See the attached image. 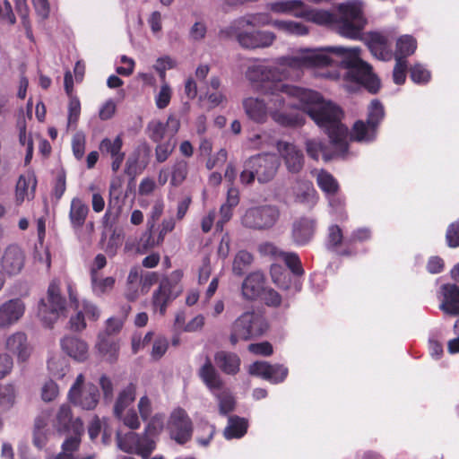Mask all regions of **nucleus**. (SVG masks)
Returning <instances> with one entry per match:
<instances>
[{
    "mask_svg": "<svg viewBox=\"0 0 459 459\" xmlns=\"http://www.w3.org/2000/svg\"><path fill=\"white\" fill-rule=\"evenodd\" d=\"M136 396V385L130 383L124 387L118 394L114 404V415H120L121 412L128 409H133L132 405Z\"/></svg>",
    "mask_w": 459,
    "mask_h": 459,
    "instance_id": "obj_32",
    "label": "nucleus"
},
{
    "mask_svg": "<svg viewBox=\"0 0 459 459\" xmlns=\"http://www.w3.org/2000/svg\"><path fill=\"white\" fill-rule=\"evenodd\" d=\"M221 33L226 37L234 35L241 47L249 49L269 48L276 39V35L269 30L245 32L242 30L230 29V26L222 30Z\"/></svg>",
    "mask_w": 459,
    "mask_h": 459,
    "instance_id": "obj_8",
    "label": "nucleus"
},
{
    "mask_svg": "<svg viewBox=\"0 0 459 459\" xmlns=\"http://www.w3.org/2000/svg\"><path fill=\"white\" fill-rule=\"evenodd\" d=\"M276 148L290 173H299L304 165L302 152L293 144L284 141H279Z\"/></svg>",
    "mask_w": 459,
    "mask_h": 459,
    "instance_id": "obj_16",
    "label": "nucleus"
},
{
    "mask_svg": "<svg viewBox=\"0 0 459 459\" xmlns=\"http://www.w3.org/2000/svg\"><path fill=\"white\" fill-rule=\"evenodd\" d=\"M201 99L208 102L210 108H214L227 101L226 94L221 87V79L219 76L212 75L206 82Z\"/></svg>",
    "mask_w": 459,
    "mask_h": 459,
    "instance_id": "obj_19",
    "label": "nucleus"
},
{
    "mask_svg": "<svg viewBox=\"0 0 459 459\" xmlns=\"http://www.w3.org/2000/svg\"><path fill=\"white\" fill-rule=\"evenodd\" d=\"M0 264L4 273L15 275L24 265V255L17 246H9L0 258Z\"/></svg>",
    "mask_w": 459,
    "mask_h": 459,
    "instance_id": "obj_17",
    "label": "nucleus"
},
{
    "mask_svg": "<svg viewBox=\"0 0 459 459\" xmlns=\"http://www.w3.org/2000/svg\"><path fill=\"white\" fill-rule=\"evenodd\" d=\"M274 21L275 20H273L268 13H250L235 20L231 23L230 29L243 30L247 26L259 27L267 25H272L273 27Z\"/></svg>",
    "mask_w": 459,
    "mask_h": 459,
    "instance_id": "obj_28",
    "label": "nucleus"
},
{
    "mask_svg": "<svg viewBox=\"0 0 459 459\" xmlns=\"http://www.w3.org/2000/svg\"><path fill=\"white\" fill-rule=\"evenodd\" d=\"M4 350L16 356L17 360L24 362L32 353V347L28 342L27 335L22 332H14L9 334L4 342Z\"/></svg>",
    "mask_w": 459,
    "mask_h": 459,
    "instance_id": "obj_15",
    "label": "nucleus"
},
{
    "mask_svg": "<svg viewBox=\"0 0 459 459\" xmlns=\"http://www.w3.org/2000/svg\"><path fill=\"white\" fill-rule=\"evenodd\" d=\"M59 394V388L53 380H47L41 387V398L44 402L54 401Z\"/></svg>",
    "mask_w": 459,
    "mask_h": 459,
    "instance_id": "obj_59",
    "label": "nucleus"
},
{
    "mask_svg": "<svg viewBox=\"0 0 459 459\" xmlns=\"http://www.w3.org/2000/svg\"><path fill=\"white\" fill-rule=\"evenodd\" d=\"M48 419L40 416L35 420L33 443L38 448L45 446L48 439Z\"/></svg>",
    "mask_w": 459,
    "mask_h": 459,
    "instance_id": "obj_44",
    "label": "nucleus"
},
{
    "mask_svg": "<svg viewBox=\"0 0 459 459\" xmlns=\"http://www.w3.org/2000/svg\"><path fill=\"white\" fill-rule=\"evenodd\" d=\"M169 348V342L166 337L159 336L157 337L152 344V348L151 351V357L154 360H158L164 356Z\"/></svg>",
    "mask_w": 459,
    "mask_h": 459,
    "instance_id": "obj_60",
    "label": "nucleus"
},
{
    "mask_svg": "<svg viewBox=\"0 0 459 459\" xmlns=\"http://www.w3.org/2000/svg\"><path fill=\"white\" fill-rule=\"evenodd\" d=\"M26 311L25 302L20 299H11L0 305V328H9L17 324Z\"/></svg>",
    "mask_w": 459,
    "mask_h": 459,
    "instance_id": "obj_13",
    "label": "nucleus"
},
{
    "mask_svg": "<svg viewBox=\"0 0 459 459\" xmlns=\"http://www.w3.org/2000/svg\"><path fill=\"white\" fill-rule=\"evenodd\" d=\"M89 212L88 206L79 198H73L70 206L69 219L74 228L83 225Z\"/></svg>",
    "mask_w": 459,
    "mask_h": 459,
    "instance_id": "obj_37",
    "label": "nucleus"
},
{
    "mask_svg": "<svg viewBox=\"0 0 459 459\" xmlns=\"http://www.w3.org/2000/svg\"><path fill=\"white\" fill-rule=\"evenodd\" d=\"M264 290V277L260 272H254L247 276L242 284V296L247 299L262 297Z\"/></svg>",
    "mask_w": 459,
    "mask_h": 459,
    "instance_id": "obj_27",
    "label": "nucleus"
},
{
    "mask_svg": "<svg viewBox=\"0 0 459 459\" xmlns=\"http://www.w3.org/2000/svg\"><path fill=\"white\" fill-rule=\"evenodd\" d=\"M299 15L307 22L330 27L341 36L351 39L360 37L367 22L360 0H351L340 4L337 6V14L325 9L307 8L304 4L302 14Z\"/></svg>",
    "mask_w": 459,
    "mask_h": 459,
    "instance_id": "obj_3",
    "label": "nucleus"
},
{
    "mask_svg": "<svg viewBox=\"0 0 459 459\" xmlns=\"http://www.w3.org/2000/svg\"><path fill=\"white\" fill-rule=\"evenodd\" d=\"M168 429L170 437L178 444L183 445L192 437V421L185 411L178 409L170 415Z\"/></svg>",
    "mask_w": 459,
    "mask_h": 459,
    "instance_id": "obj_10",
    "label": "nucleus"
},
{
    "mask_svg": "<svg viewBox=\"0 0 459 459\" xmlns=\"http://www.w3.org/2000/svg\"><path fill=\"white\" fill-rule=\"evenodd\" d=\"M273 28L288 35L305 36L308 33V28L302 22L291 20H275Z\"/></svg>",
    "mask_w": 459,
    "mask_h": 459,
    "instance_id": "obj_36",
    "label": "nucleus"
},
{
    "mask_svg": "<svg viewBox=\"0 0 459 459\" xmlns=\"http://www.w3.org/2000/svg\"><path fill=\"white\" fill-rule=\"evenodd\" d=\"M280 212L273 205H264L248 209L242 217L244 226L264 230L273 227L278 221Z\"/></svg>",
    "mask_w": 459,
    "mask_h": 459,
    "instance_id": "obj_9",
    "label": "nucleus"
},
{
    "mask_svg": "<svg viewBox=\"0 0 459 459\" xmlns=\"http://www.w3.org/2000/svg\"><path fill=\"white\" fill-rule=\"evenodd\" d=\"M306 150L308 156L314 160L322 159L328 161L333 157V153L317 138L308 139L306 142Z\"/></svg>",
    "mask_w": 459,
    "mask_h": 459,
    "instance_id": "obj_38",
    "label": "nucleus"
},
{
    "mask_svg": "<svg viewBox=\"0 0 459 459\" xmlns=\"http://www.w3.org/2000/svg\"><path fill=\"white\" fill-rule=\"evenodd\" d=\"M313 108L311 118L327 133L335 155L344 157L351 141L369 143L377 138V129L368 121H356L349 132L341 122L342 110L333 103L323 100L320 95Z\"/></svg>",
    "mask_w": 459,
    "mask_h": 459,
    "instance_id": "obj_2",
    "label": "nucleus"
},
{
    "mask_svg": "<svg viewBox=\"0 0 459 459\" xmlns=\"http://www.w3.org/2000/svg\"><path fill=\"white\" fill-rule=\"evenodd\" d=\"M440 309L449 315L459 314V287L455 284H444L440 288Z\"/></svg>",
    "mask_w": 459,
    "mask_h": 459,
    "instance_id": "obj_26",
    "label": "nucleus"
},
{
    "mask_svg": "<svg viewBox=\"0 0 459 459\" xmlns=\"http://www.w3.org/2000/svg\"><path fill=\"white\" fill-rule=\"evenodd\" d=\"M250 375L261 377L271 384L283 382L289 374V369L282 364H270L267 361H255L248 367Z\"/></svg>",
    "mask_w": 459,
    "mask_h": 459,
    "instance_id": "obj_12",
    "label": "nucleus"
},
{
    "mask_svg": "<svg viewBox=\"0 0 459 459\" xmlns=\"http://www.w3.org/2000/svg\"><path fill=\"white\" fill-rule=\"evenodd\" d=\"M368 46L372 55L380 60L389 61L394 57V54L390 48V40L388 37L383 33H369Z\"/></svg>",
    "mask_w": 459,
    "mask_h": 459,
    "instance_id": "obj_20",
    "label": "nucleus"
},
{
    "mask_svg": "<svg viewBox=\"0 0 459 459\" xmlns=\"http://www.w3.org/2000/svg\"><path fill=\"white\" fill-rule=\"evenodd\" d=\"M384 116L385 110L383 105L377 100H372L368 108L367 121L375 126L377 129Z\"/></svg>",
    "mask_w": 459,
    "mask_h": 459,
    "instance_id": "obj_52",
    "label": "nucleus"
},
{
    "mask_svg": "<svg viewBox=\"0 0 459 459\" xmlns=\"http://www.w3.org/2000/svg\"><path fill=\"white\" fill-rule=\"evenodd\" d=\"M247 166L249 169H254L260 183H266L275 176L279 168V160L274 154H260L250 158L247 160Z\"/></svg>",
    "mask_w": 459,
    "mask_h": 459,
    "instance_id": "obj_11",
    "label": "nucleus"
},
{
    "mask_svg": "<svg viewBox=\"0 0 459 459\" xmlns=\"http://www.w3.org/2000/svg\"><path fill=\"white\" fill-rule=\"evenodd\" d=\"M175 144H176L175 141H172V140H169L165 143H159L155 149L156 160L159 162L165 161L169 157V155L172 153V152L175 148Z\"/></svg>",
    "mask_w": 459,
    "mask_h": 459,
    "instance_id": "obj_64",
    "label": "nucleus"
},
{
    "mask_svg": "<svg viewBox=\"0 0 459 459\" xmlns=\"http://www.w3.org/2000/svg\"><path fill=\"white\" fill-rule=\"evenodd\" d=\"M95 348L100 356L107 361L113 362L117 359L119 351L118 343L102 333L98 336Z\"/></svg>",
    "mask_w": 459,
    "mask_h": 459,
    "instance_id": "obj_33",
    "label": "nucleus"
},
{
    "mask_svg": "<svg viewBox=\"0 0 459 459\" xmlns=\"http://www.w3.org/2000/svg\"><path fill=\"white\" fill-rule=\"evenodd\" d=\"M316 182L326 196L338 193L339 184L328 172L321 170L317 173Z\"/></svg>",
    "mask_w": 459,
    "mask_h": 459,
    "instance_id": "obj_42",
    "label": "nucleus"
},
{
    "mask_svg": "<svg viewBox=\"0 0 459 459\" xmlns=\"http://www.w3.org/2000/svg\"><path fill=\"white\" fill-rule=\"evenodd\" d=\"M262 251L276 259L282 260L294 274H303L304 270L302 269L300 259L296 253L281 251L273 244L264 245Z\"/></svg>",
    "mask_w": 459,
    "mask_h": 459,
    "instance_id": "obj_23",
    "label": "nucleus"
},
{
    "mask_svg": "<svg viewBox=\"0 0 459 459\" xmlns=\"http://www.w3.org/2000/svg\"><path fill=\"white\" fill-rule=\"evenodd\" d=\"M119 420H121L125 426L131 429H138L141 426V421L136 411L133 409H128L120 415H115Z\"/></svg>",
    "mask_w": 459,
    "mask_h": 459,
    "instance_id": "obj_58",
    "label": "nucleus"
},
{
    "mask_svg": "<svg viewBox=\"0 0 459 459\" xmlns=\"http://www.w3.org/2000/svg\"><path fill=\"white\" fill-rule=\"evenodd\" d=\"M217 401L219 406V411L221 415H226L232 411L235 408V399L234 397L228 392H216L212 394Z\"/></svg>",
    "mask_w": 459,
    "mask_h": 459,
    "instance_id": "obj_53",
    "label": "nucleus"
},
{
    "mask_svg": "<svg viewBox=\"0 0 459 459\" xmlns=\"http://www.w3.org/2000/svg\"><path fill=\"white\" fill-rule=\"evenodd\" d=\"M417 48V40L411 35H403L396 40V48L394 57L406 59L412 55Z\"/></svg>",
    "mask_w": 459,
    "mask_h": 459,
    "instance_id": "obj_40",
    "label": "nucleus"
},
{
    "mask_svg": "<svg viewBox=\"0 0 459 459\" xmlns=\"http://www.w3.org/2000/svg\"><path fill=\"white\" fill-rule=\"evenodd\" d=\"M75 422V420H73L72 417V410L68 404H62L56 417L55 426L58 431H65L68 429L73 430V424Z\"/></svg>",
    "mask_w": 459,
    "mask_h": 459,
    "instance_id": "obj_43",
    "label": "nucleus"
},
{
    "mask_svg": "<svg viewBox=\"0 0 459 459\" xmlns=\"http://www.w3.org/2000/svg\"><path fill=\"white\" fill-rule=\"evenodd\" d=\"M85 134L82 132L76 133L72 139V149L74 157L77 160H81L85 152Z\"/></svg>",
    "mask_w": 459,
    "mask_h": 459,
    "instance_id": "obj_63",
    "label": "nucleus"
},
{
    "mask_svg": "<svg viewBox=\"0 0 459 459\" xmlns=\"http://www.w3.org/2000/svg\"><path fill=\"white\" fill-rule=\"evenodd\" d=\"M17 128L19 130V139L22 145L27 148V159L32 153V141L30 135L26 134V124L24 118H19L17 121Z\"/></svg>",
    "mask_w": 459,
    "mask_h": 459,
    "instance_id": "obj_62",
    "label": "nucleus"
},
{
    "mask_svg": "<svg viewBox=\"0 0 459 459\" xmlns=\"http://www.w3.org/2000/svg\"><path fill=\"white\" fill-rule=\"evenodd\" d=\"M177 62L175 59L169 56L159 57L154 65L153 69L159 73L160 81H166V71L176 67Z\"/></svg>",
    "mask_w": 459,
    "mask_h": 459,
    "instance_id": "obj_54",
    "label": "nucleus"
},
{
    "mask_svg": "<svg viewBox=\"0 0 459 459\" xmlns=\"http://www.w3.org/2000/svg\"><path fill=\"white\" fill-rule=\"evenodd\" d=\"M117 444L120 450L127 454H134L143 459H147L156 448V439L142 434L127 432L117 434Z\"/></svg>",
    "mask_w": 459,
    "mask_h": 459,
    "instance_id": "obj_6",
    "label": "nucleus"
},
{
    "mask_svg": "<svg viewBox=\"0 0 459 459\" xmlns=\"http://www.w3.org/2000/svg\"><path fill=\"white\" fill-rule=\"evenodd\" d=\"M123 141L120 135H117L114 140L104 138L100 144V150L103 154H109L115 157L123 153L121 152Z\"/></svg>",
    "mask_w": 459,
    "mask_h": 459,
    "instance_id": "obj_49",
    "label": "nucleus"
},
{
    "mask_svg": "<svg viewBox=\"0 0 459 459\" xmlns=\"http://www.w3.org/2000/svg\"><path fill=\"white\" fill-rule=\"evenodd\" d=\"M170 170V184L174 186H180L187 175V164L184 160L177 161Z\"/></svg>",
    "mask_w": 459,
    "mask_h": 459,
    "instance_id": "obj_51",
    "label": "nucleus"
},
{
    "mask_svg": "<svg viewBox=\"0 0 459 459\" xmlns=\"http://www.w3.org/2000/svg\"><path fill=\"white\" fill-rule=\"evenodd\" d=\"M329 206V213L336 220H346L345 197L339 194H333L326 196Z\"/></svg>",
    "mask_w": 459,
    "mask_h": 459,
    "instance_id": "obj_41",
    "label": "nucleus"
},
{
    "mask_svg": "<svg viewBox=\"0 0 459 459\" xmlns=\"http://www.w3.org/2000/svg\"><path fill=\"white\" fill-rule=\"evenodd\" d=\"M68 400L83 410H93L99 403V391L91 383H85L82 374H79L68 392Z\"/></svg>",
    "mask_w": 459,
    "mask_h": 459,
    "instance_id": "obj_7",
    "label": "nucleus"
},
{
    "mask_svg": "<svg viewBox=\"0 0 459 459\" xmlns=\"http://www.w3.org/2000/svg\"><path fill=\"white\" fill-rule=\"evenodd\" d=\"M48 368L54 377L63 378L68 371V365L60 358H51L48 362Z\"/></svg>",
    "mask_w": 459,
    "mask_h": 459,
    "instance_id": "obj_57",
    "label": "nucleus"
},
{
    "mask_svg": "<svg viewBox=\"0 0 459 459\" xmlns=\"http://www.w3.org/2000/svg\"><path fill=\"white\" fill-rule=\"evenodd\" d=\"M15 5V10L19 14L22 24L26 30L27 36L31 39V25L29 19V6L27 4V0H13Z\"/></svg>",
    "mask_w": 459,
    "mask_h": 459,
    "instance_id": "obj_50",
    "label": "nucleus"
},
{
    "mask_svg": "<svg viewBox=\"0 0 459 459\" xmlns=\"http://www.w3.org/2000/svg\"><path fill=\"white\" fill-rule=\"evenodd\" d=\"M69 299L71 302V305L73 306L75 314L71 316L69 320L70 328L73 331L75 332H82L86 328V322H85V315L84 311L82 310L81 307V303L77 299L76 294L72 290V289H69Z\"/></svg>",
    "mask_w": 459,
    "mask_h": 459,
    "instance_id": "obj_35",
    "label": "nucleus"
},
{
    "mask_svg": "<svg viewBox=\"0 0 459 459\" xmlns=\"http://www.w3.org/2000/svg\"><path fill=\"white\" fill-rule=\"evenodd\" d=\"M149 137L154 142H160L163 139L166 126L159 120H152L147 126Z\"/></svg>",
    "mask_w": 459,
    "mask_h": 459,
    "instance_id": "obj_61",
    "label": "nucleus"
},
{
    "mask_svg": "<svg viewBox=\"0 0 459 459\" xmlns=\"http://www.w3.org/2000/svg\"><path fill=\"white\" fill-rule=\"evenodd\" d=\"M60 346L62 351L74 360L82 362L88 358L89 346L78 336H65L60 341Z\"/></svg>",
    "mask_w": 459,
    "mask_h": 459,
    "instance_id": "obj_18",
    "label": "nucleus"
},
{
    "mask_svg": "<svg viewBox=\"0 0 459 459\" xmlns=\"http://www.w3.org/2000/svg\"><path fill=\"white\" fill-rule=\"evenodd\" d=\"M267 329L264 319L254 313L245 312L232 323L230 342L232 345L262 335Z\"/></svg>",
    "mask_w": 459,
    "mask_h": 459,
    "instance_id": "obj_4",
    "label": "nucleus"
},
{
    "mask_svg": "<svg viewBox=\"0 0 459 459\" xmlns=\"http://www.w3.org/2000/svg\"><path fill=\"white\" fill-rule=\"evenodd\" d=\"M411 78L417 84H425L429 82L431 74L424 65L415 64L411 68Z\"/></svg>",
    "mask_w": 459,
    "mask_h": 459,
    "instance_id": "obj_55",
    "label": "nucleus"
},
{
    "mask_svg": "<svg viewBox=\"0 0 459 459\" xmlns=\"http://www.w3.org/2000/svg\"><path fill=\"white\" fill-rule=\"evenodd\" d=\"M304 3L300 0H281L271 2L266 4V8L276 14H290L297 18H301Z\"/></svg>",
    "mask_w": 459,
    "mask_h": 459,
    "instance_id": "obj_29",
    "label": "nucleus"
},
{
    "mask_svg": "<svg viewBox=\"0 0 459 459\" xmlns=\"http://www.w3.org/2000/svg\"><path fill=\"white\" fill-rule=\"evenodd\" d=\"M65 301L60 293L57 281H52L48 288L47 295L38 305V317L47 326H52L65 311Z\"/></svg>",
    "mask_w": 459,
    "mask_h": 459,
    "instance_id": "obj_5",
    "label": "nucleus"
},
{
    "mask_svg": "<svg viewBox=\"0 0 459 459\" xmlns=\"http://www.w3.org/2000/svg\"><path fill=\"white\" fill-rule=\"evenodd\" d=\"M83 433V423L80 419H76L73 424V435L65 439L62 444V452L56 459H74L73 454L78 450Z\"/></svg>",
    "mask_w": 459,
    "mask_h": 459,
    "instance_id": "obj_22",
    "label": "nucleus"
},
{
    "mask_svg": "<svg viewBox=\"0 0 459 459\" xmlns=\"http://www.w3.org/2000/svg\"><path fill=\"white\" fill-rule=\"evenodd\" d=\"M165 415L162 413L154 414L149 420L144 429V432L152 438L157 440L159 435L161 433L165 423Z\"/></svg>",
    "mask_w": 459,
    "mask_h": 459,
    "instance_id": "obj_48",
    "label": "nucleus"
},
{
    "mask_svg": "<svg viewBox=\"0 0 459 459\" xmlns=\"http://www.w3.org/2000/svg\"><path fill=\"white\" fill-rule=\"evenodd\" d=\"M293 194L298 203L305 204L311 208L317 203V194L312 184L308 181H303L293 186Z\"/></svg>",
    "mask_w": 459,
    "mask_h": 459,
    "instance_id": "obj_31",
    "label": "nucleus"
},
{
    "mask_svg": "<svg viewBox=\"0 0 459 459\" xmlns=\"http://www.w3.org/2000/svg\"><path fill=\"white\" fill-rule=\"evenodd\" d=\"M253 261V256L250 253L241 250L234 257L232 264V272L235 275L241 276L248 268Z\"/></svg>",
    "mask_w": 459,
    "mask_h": 459,
    "instance_id": "obj_46",
    "label": "nucleus"
},
{
    "mask_svg": "<svg viewBox=\"0 0 459 459\" xmlns=\"http://www.w3.org/2000/svg\"><path fill=\"white\" fill-rule=\"evenodd\" d=\"M181 292V289L176 290L169 280H163L159 288L152 293V307L154 313L163 316L169 304Z\"/></svg>",
    "mask_w": 459,
    "mask_h": 459,
    "instance_id": "obj_14",
    "label": "nucleus"
},
{
    "mask_svg": "<svg viewBox=\"0 0 459 459\" xmlns=\"http://www.w3.org/2000/svg\"><path fill=\"white\" fill-rule=\"evenodd\" d=\"M316 229V221L308 217L297 219L292 225V239L299 245L303 246L310 241Z\"/></svg>",
    "mask_w": 459,
    "mask_h": 459,
    "instance_id": "obj_24",
    "label": "nucleus"
},
{
    "mask_svg": "<svg viewBox=\"0 0 459 459\" xmlns=\"http://www.w3.org/2000/svg\"><path fill=\"white\" fill-rule=\"evenodd\" d=\"M248 421L247 419L238 416H230L228 419V425L224 429L223 435L226 439L241 438L247 431Z\"/></svg>",
    "mask_w": 459,
    "mask_h": 459,
    "instance_id": "obj_34",
    "label": "nucleus"
},
{
    "mask_svg": "<svg viewBox=\"0 0 459 459\" xmlns=\"http://www.w3.org/2000/svg\"><path fill=\"white\" fill-rule=\"evenodd\" d=\"M16 391L13 385H0V409L7 411L15 403Z\"/></svg>",
    "mask_w": 459,
    "mask_h": 459,
    "instance_id": "obj_47",
    "label": "nucleus"
},
{
    "mask_svg": "<svg viewBox=\"0 0 459 459\" xmlns=\"http://www.w3.org/2000/svg\"><path fill=\"white\" fill-rule=\"evenodd\" d=\"M344 69V77L363 85L368 91L376 93L380 89V81L372 72L371 66L360 57V48L342 46L324 48H301L290 55L275 59L273 65L255 63L247 66L246 79L260 88L265 100L248 97L242 105L251 120L263 124L268 117L283 126L302 124V117L291 109H300L311 117L313 105L319 93L282 82L290 77V71L312 70L316 75L337 80L339 70Z\"/></svg>",
    "mask_w": 459,
    "mask_h": 459,
    "instance_id": "obj_1",
    "label": "nucleus"
},
{
    "mask_svg": "<svg viewBox=\"0 0 459 459\" xmlns=\"http://www.w3.org/2000/svg\"><path fill=\"white\" fill-rule=\"evenodd\" d=\"M115 282L116 280L112 276L102 277L98 273H92L91 289L98 297L109 293L113 290Z\"/></svg>",
    "mask_w": 459,
    "mask_h": 459,
    "instance_id": "obj_39",
    "label": "nucleus"
},
{
    "mask_svg": "<svg viewBox=\"0 0 459 459\" xmlns=\"http://www.w3.org/2000/svg\"><path fill=\"white\" fill-rule=\"evenodd\" d=\"M395 65L393 71V80L395 84L401 85L404 83L407 74V60L400 57H394Z\"/></svg>",
    "mask_w": 459,
    "mask_h": 459,
    "instance_id": "obj_56",
    "label": "nucleus"
},
{
    "mask_svg": "<svg viewBox=\"0 0 459 459\" xmlns=\"http://www.w3.org/2000/svg\"><path fill=\"white\" fill-rule=\"evenodd\" d=\"M214 361L227 375H236L240 368V358L234 352L221 351L214 355Z\"/></svg>",
    "mask_w": 459,
    "mask_h": 459,
    "instance_id": "obj_30",
    "label": "nucleus"
},
{
    "mask_svg": "<svg viewBox=\"0 0 459 459\" xmlns=\"http://www.w3.org/2000/svg\"><path fill=\"white\" fill-rule=\"evenodd\" d=\"M172 94L173 91L169 82L161 81V85L154 95L156 107L159 109H164L167 108L170 103Z\"/></svg>",
    "mask_w": 459,
    "mask_h": 459,
    "instance_id": "obj_45",
    "label": "nucleus"
},
{
    "mask_svg": "<svg viewBox=\"0 0 459 459\" xmlns=\"http://www.w3.org/2000/svg\"><path fill=\"white\" fill-rule=\"evenodd\" d=\"M37 186L35 176L27 172L21 175L17 180L14 191V201L17 205H21L24 201L31 200Z\"/></svg>",
    "mask_w": 459,
    "mask_h": 459,
    "instance_id": "obj_21",
    "label": "nucleus"
},
{
    "mask_svg": "<svg viewBox=\"0 0 459 459\" xmlns=\"http://www.w3.org/2000/svg\"><path fill=\"white\" fill-rule=\"evenodd\" d=\"M198 376L212 394L222 389L223 380L209 358L205 359L204 363L198 369Z\"/></svg>",
    "mask_w": 459,
    "mask_h": 459,
    "instance_id": "obj_25",
    "label": "nucleus"
}]
</instances>
